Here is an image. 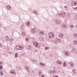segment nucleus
I'll list each match as a JSON object with an SVG mask.
<instances>
[{
	"label": "nucleus",
	"mask_w": 77,
	"mask_h": 77,
	"mask_svg": "<svg viewBox=\"0 0 77 77\" xmlns=\"http://www.w3.org/2000/svg\"><path fill=\"white\" fill-rule=\"evenodd\" d=\"M5 39L7 41H9V38L8 37H6Z\"/></svg>",
	"instance_id": "obj_15"
},
{
	"label": "nucleus",
	"mask_w": 77,
	"mask_h": 77,
	"mask_svg": "<svg viewBox=\"0 0 77 77\" xmlns=\"http://www.w3.org/2000/svg\"><path fill=\"white\" fill-rule=\"evenodd\" d=\"M63 36H64V35H63V34H62V33H60V34L59 35V38H60L61 39H62V38H63Z\"/></svg>",
	"instance_id": "obj_3"
},
{
	"label": "nucleus",
	"mask_w": 77,
	"mask_h": 77,
	"mask_svg": "<svg viewBox=\"0 0 77 77\" xmlns=\"http://www.w3.org/2000/svg\"><path fill=\"white\" fill-rule=\"evenodd\" d=\"M41 77H44V76H42Z\"/></svg>",
	"instance_id": "obj_50"
},
{
	"label": "nucleus",
	"mask_w": 77,
	"mask_h": 77,
	"mask_svg": "<svg viewBox=\"0 0 77 77\" xmlns=\"http://www.w3.org/2000/svg\"><path fill=\"white\" fill-rule=\"evenodd\" d=\"M49 73L51 74H53V72L52 71H49Z\"/></svg>",
	"instance_id": "obj_29"
},
{
	"label": "nucleus",
	"mask_w": 77,
	"mask_h": 77,
	"mask_svg": "<svg viewBox=\"0 0 77 77\" xmlns=\"http://www.w3.org/2000/svg\"><path fill=\"white\" fill-rule=\"evenodd\" d=\"M69 27H71V28H73V27H74V26L72 25H70Z\"/></svg>",
	"instance_id": "obj_34"
},
{
	"label": "nucleus",
	"mask_w": 77,
	"mask_h": 77,
	"mask_svg": "<svg viewBox=\"0 0 77 77\" xmlns=\"http://www.w3.org/2000/svg\"><path fill=\"white\" fill-rule=\"evenodd\" d=\"M23 48V47H22L21 46H19V50H22Z\"/></svg>",
	"instance_id": "obj_23"
},
{
	"label": "nucleus",
	"mask_w": 77,
	"mask_h": 77,
	"mask_svg": "<svg viewBox=\"0 0 77 77\" xmlns=\"http://www.w3.org/2000/svg\"><path fill=\"white\" fill-rule=\"evenodd\" d=\"M23 25V26H24L23 25Z\"/></svg>",
	"instance_id": "obj_51"
},
{
	"label": "nucleus",
	"mask_w": 77,
	"mask_h": 77,
	"mask_svg": "<svg viewBox=\"0 0 77 77\" xmlns=\"http://www.w3.org/2000/svg\"><path fill=\"white\" fill-rule=\"evenodd\" d=\"M4 74L3 72H2V70H0V75H4Z\"/></svg>",
	"instance_id": "obj_11"
},
{
	"label": "nucleus",
	"mask_w": 77,
	"mask_h": 77,
	"mask_svg": "<svg viewBox=\"0 0 77 77\" xmlns=\"http://www.w3.org/2000/svg\"><path fill=\"white\" fill-rule=\"evenodd\" d=\"M70 65L71 67H72L74 66V63H72Z\"/></svg>",
	"instance_id": "obj_35"
},
{
	"label": "nucleus",
	"mask_w": 77,
	"mask_h": 77,
	"mask_svg": "<svg viewBox=\"0 0 77 77\" xmlns=\"http://www.w3.org/2000/svg\"><path fill=\"white\" fill-rule=\"evenodd\" d=\"M26 42H27L28 41H29V40H28V38H26Z\"/></svg>",
	"instance_id": "obj_42"
},
{
	"label": "nucleus",
	"mask_w": 77,
	"mask_h": 77,
	"mask_svg": "<svg viewBox=\"0 0 77 77\" xmlns=\"http://www.w3.org/2000/svg\"><path fill=\"white\" fill-rule=\"evenodd\" d=\"M31 32L32 33H35V30L34 29H32L31 30Z\"/></svg>",
	"instance_id": "obj_12"
},
{
	"label": "nucleus",
	"mask_w": 77,
	"mask_h": 77,
	"mask_svg": "<svg viewBox=\"0 0 77 77\" xmlns=\"http://www.w3.org/2000/svg\"><path fill=\"white\" fill-rule=\"evenodd\" d=\"M11 73H12V74H14L15 73V72H11Z\"/></svg>",
	"instance_id": "obj_47"
},
{
	"label": "nucleus",
	"mask_w": 77,
	"mask_h": 77,
	"mask_svg": "<svg viewBox=\"0 0 77 77\" xmlns=\"http://www.w3.org/2000/svg\"><path fill=\"white\" fill-rule=\"evenodd\" d=\"M25 69L27 70V71L29 72V73H30V71H29V68L27 67V66H25Z\"/></svg>",
	"instance_id": "obj_6"
},
{
	"label": "nucleus",
	"mask_w": 77,
	"mask_h": 77,
	"mask_svg": "<svg viewBox=\"0 0 77 77\" xmlns=\"http://www.w3.org/2000/svg\"><path fill=\"white\" fill-rule=\"evenodd\" d=\"M16 69L17 70V71H18V70H20V69H21V68H19V67H17L16 68Z\"/></svg>",
	"instance_id": "obj_24"
},
{
	"label": "nucleus",
	"mask_w": 77,
	"mask_h": 77,
	"mask_svg": "<svg viewBox=\"0 0 77 77\" xmlns=\"http://www.w3.org/2000/svg\"><path fill=\"white\" fill-rule=\"evenodd\" d=\"M75 48H74L72 49V52H74L75 51Z\"/></svg>",
	"instance_id": "obj_20"
},
{
	"label": "nucleus",
	"mask_w": 77,
	"mask_h": 77,
	"mask_svg": "<svg viewBox=\"0 0 77 77\" xmlns=\"http://www.w3.org/2000/svg\"><path fill=\"white\" fill-rule=\"evenodd\" d=\"M8 53L9 54H11L12 53V52H11V51H9L8 52Z\"/></svg>",
	"instance_id": "obj_43"
},
{
	"label": "nucleus",
	"mask_w": 77,
	"mask_h": 77,
	"mask_svg": "<svg viewBox=\"0 0 77 77\" xmlns=\"http://www.w3.org/2000/svg\"><path fill=\"white\" fill-rule=\"evenodd\" d=\"M3 69V66H0V70H2Z\"/></svg>",
	"instance_id": "obj_33"
},
{
	"label": "nucleus",
	"mask_w": 77,
	"mask_h": 77,
	"mask_svg": "<svg viewBox=\"0 0 77 77\" xmlns=\"http://www.w3.org/2000/svg\"><path fill=\"white\" fill-rule=\"evenodd\" d=\"M22 35L23 36H25L26 33L24 32H22Z\"/></svg>",
	"instance_id": "obj_21"
},
{
	"label": "nucleus",
	"mask_w": 77,
	"mask_h": 77,
	"mask_svg": "<svg viewBox=\"0 0 77 77\" xmlns=\"http://www.w3.org/2000/svg\"><path fill=\"white\" fill-rule=\"evenodd\" d=\"M71 5L72 6H76L77 5V1L73 2L71 4Z\"/></svg>",
	"instance_id": "obj_4"
},
{
	"label": "nucleus",
	"mask_w": 77,
	"mask_h": 77,
	"mask_svg": "<svg viewBox=\"0 0 77 77\" xmlns=\"http://www.w3.org/2000/svg\"><path fill=\"white\" fill-rule=\"evenodd\" d=\"M2 47V44L0 43V47Z\"/></svg>",
	"instance_id": "obj_44"
},
{
	"label": "nucleus",
	"mask_w": 77,
	"mask_h": 77,
	"mask_svg": "<svg viewBox=\"0 0 77 77\" xmlns=\"http://www.w3.org/2000/svg\"><path fill=\"white\" fill-rule=\"evenodd\" d=\"M55 22L56 24H60V21L59 20L57 19H55Z\"/></svg>",
	"instance_id": "obj_7"
},
{
	"label": "nucleus",
	"mask_w": 77,
	"mask_h": 77,
	"mask_svg": "<svg viewBox=\"0 0 77 77\" xmlns=\"http://www.w3.org/2000/svg\"><path fill=\"white\" fill-rule=\"evenodd\" d=\"M7 8H8V10H11V8L10 7V6L9 5H7L6 6Z\"/></svg>",
	"instance_id": "obj_10"
},
{
	"label": "nucleus",
	"mask_w": 77,
	"mask_h": 77,
	"mask_svg": "<svg viewBox=\"0 0 77 77\" xmlns=\"http://www.w3.org/2000/svg\"><path fill=\"white\" fill-rule=\"evenodd\" d=\"M29 25H30V22H27L26 23V26H29Z\"/></svg>",
	"instance_id": "obj_30"
},
{
	"label": "nucleus",
	"mask_w": 77,
	"mask_h": 77,
	"mask_svg": "<svg viewBox=\"0 0 77 77\" xmlns=\"http://www.w3.org/2000/svg\"><path fill=\"white\" fill-rule=\"evenodd\" d=\"M39 39L40 40V41H42L44 40V39L42 37H40L39 38Z\"/></svg>",
	"instance_id": "obj_19"
},
{
	"label": "nucleus",
	"mask_w": 77,
	"mask_h": 77,
	"mask_svg": "<svg viewBox=\"0 0 77 77\" xmlns=\"http://www.w3.org/2000/svg\"><path fill=\"white\" fill-rule=\"evenodd\" d=\"M64 53L66 56H69V53H68L67 51H64Z\"/></svg>",
	"instance_id": "obj_5"
},
{
	"label": "nucleus",
	"mask_w": 77,
	"mask_h": 77,
	"mask_svg": "<svg viewBox=\"0 0 77 77\" xmlns=\"http://www.w3.org/2000/svg\"><path fill=\"white\" fill-rule=\"evenodd\" d=\"M27 48L28 49H29V50H30V48H31V46H28L27 47Z\"/></svg>",
	"instance_id": "obj_25"
},
{
	"label": "nucleus",
	"mask_w": 77,
	"mask_h": 77,
	"mask_svg": "<svg viewBox=\"0 0 77 77\" xmlns=\"http://www.w3.org/2000/svg\"><path fill=\"white\" fill-rule=\"evenodd\" d=\"M32 43H33L35 47H38V48H40L41 47L39 45L38 42H36L35 41H32Z\"/></svg>",
	"instance_id": "obj_1"
},
{
	"label": "nucleus",
	"mask_w": 77,
	"mask_h": 77,
	"mask_svg": "<svg viewBox=\"0 0 77 77\" xmlns=\"http://www.w3.org/2000/svg\"><path fill=\"white\" fill-rule=\"evenodd\" d=\"M73 36L74 37H75V38H77V34L75 33L73 34Z\"/></svg>",
	"instance_id": "obj_22"
},
{
	"label": "nucleus",
	"mask_w": 77,
	"mask_h": 77,
	"mask_svg": "<svg viewBox=\"0 0 77 77\" xmlns=\"http://www.w3.org/2000/svg\"><path fill=\"white\" fill-rule=\"evenodd\" d=\"M62 27H64V28H66L67 26H66V24H63L62 25Z\"/></svg>",
	"instance_id": "obj_17"
},
{
	"label": "nucleus",
	"mask_w": 77,
	"mask_h": 77,
	"mask_svg": "<svg viewBox=\"0 0 77 77\" xmlns=\"http://www.w3.org/2000/svg\"><path fill=\"white\" fill-rule=\"evenodd\" d=\"M19 48H20V46H17L16 47V49L17 50H19Z\"/></svg>",
	"instance_id": "obj_18"
},
{
	"label": "nucleus",
	"mask_w": 77,
	"mask_h": 77,
	"mask_svg": "<svg viewBox=\"0 0 77 77\" xmlns=\"http://www.w3.org/2000/svg\"><path fill=\"white\" fill-rule=\"evenodd\" d=\"M40 34H41V35H43V32H40Z\"/></svg>",
	"instance_id": "obj_41"
},
{
	"label": "nucleus",
	"mask_w": 77,
	"mask_h": 77,
	"mask_svg": "<svg viewBox=\"0 0 77 77\" xmlns=\"http://www.w3.org/2000/svg\"><path fill=\"white\" fill-rule=\"evenodd\" d=\"M39 72V75L40 76L41 75H42V72H41V70H39L38 71Z\"/></svg>",
	"instance_id": "obj_16"
},
{
	"label": "nucleus",
	"mask_w": 77,
	"mask_h": 77,
	"mask_svg": "<svg viewBox=\"0 0 77 77\" xmlns=\"http://www.w3.org/2000/svg\"><path fill=\"white\" fill-rule=\"evenodd\" d=\"M72 63H71V62H70L69 63V65H71Z\"/></svg>",
	"instance_id": "obj_46"
},
{
	"label": "nucleus",
	"mask_w": 77,
	"mask_h": 77,
	"mask_svg": "<svg viewBox=\"0 0 77 77\" xmlns=\"http://www.w3.org/2000/svg\"><path fill=\"white\" fill-rule=\"evenodd\" d=\"M66 14L65 12H64V11H63L61 13H59L58 14V16H60L61 15L62 16H65Z\"/></svg>",
	"instance_id": "obj_2"
},
{
	"label": "nucleus",
	"mask_w": 77,
	"mask_h": 77,
	"mask_svg": "<svg viewBox=\"0 0 77 77\" xmlns=\"http://www.w3.org/2000/svg\"><path fill=\"white\" fill-rule=\"evenodd\" d=\"M52 13L53 14V12H52Z\"/></svg>",
	"instance_id": "obj_52"
},
{
	"label": "nucleus",
	"mask_w": 77,
	"mask_h": 77,
	"mask_svg": "<svg viewBox=\"0 0 77 77\" xmlns=\"http://www.w3.org/2000/svg\"><path fill=\"white\" fill-rule=\"evenodd\" d=\"M32 61H33L34 62H36V60H35L34 59H32Z\"/></svg>",
	"instance_id": "obj_36"
},
{
	"label": "nucleus",
	"mask_w": 77,
	"mask_h": 77,
	"mask_svg": "<svg viewBox=\"0 0 77 77\" xmlns=\"http://www.w3.org/2000/svg\"><path fill=\"white\" fill-rule=\"evenodd\" d=\"M73 72H74V73H76V72H77V71H76V70H75V69H73Z\"/></svg>",
	"instance_id": "obj_31"
},
{
	"label": "nucleus",
	"mask_w": 77,
	"mask_h": 77,
	"mask_svg": "<svg viewBox=\"0 0 77 77\" xmlns=\"http://www.w3.org/2000/svg\"><path fill=\"white\" fill-rule=\"evenodd\" d=\"M39 65H41V66H43L44 65V66H45V64H43V63H42V62H40L39 63Z\"/></svg>",
	"instance_id": "obj_13"
},
{
	"label": "nucleus",
	"mask_w": 77,
	"mask_h": 77,
	"mask_svg": "<svg viewBox=\"0 0 77 77\" xmlns=\"http://www.w3.org/2000/svg\"><path fill=\"white\" fill-rule=\"evenodd\" d=\"M35 52H36L37 51H38V50H35Z\"/></svg>",
	"instance_id": "obj_49"
},
{
	"label": "nucleus",
	"mask_w": 77,
	"mask_h": 77,
	"mask_svg": "<svg viewBox=\"0 0 77 77\" xmlns=\"http://www.w3.org/2000/svg\"><path fill=\"white\" fill-rule=\"evenodd\" d=\"M61 41V40H60V39H58L57 40V42H60Z\"/></svg>",
	"instance_id": "obj_38"
},
{
	"label": "nucleus",
	"mask_w": 77,
	"mask_h": 77,
	"mask_svg": "<svg viewBox=\"0 0 77 77\" xmlns=\"http://www.w3.org/2000/svg\"><path fill=\"white\" fill-rule=\"evenodd\" d=\"M18 57V54L16 53L15 54V57Z\"/></svg>",
	"instance_id": "obj_32"
},
{
	"label": "nucleus",
	"mask_w": 77,
	"mask_h": 77,
	"mask_svg": "<svg viewBox=\"0 0 77 77\" xmlns=\"http://www.w3.org/2000/svg\"><path fill=\"white\" fill-rule=\"evenodd\" d=\"M45 50H48V49H49V47H45Z\"/></svg>",
	"instance_id": "obj_37"
},
{
	"label": "nucleus",
	"mask_w": 77,
	"mask_h": 77,
	"mask_svg": "<svg viewBox=\"0 0 77 77\" xmlns=\"http://www.w3.org/2000/svg\"><path fill=\"white\" fill-rule=\"evenodd\" d=\"M57 63H58V64H60L61 65H62L63 64V63L60 61H57Z\"/></svg>",
	"instance_id": "obj_9"
},
{
	"label": "nucleus",
	"mask_w": 77,
	"mask_h": 77,
	"mask_svg": "<svg viewBox=\"0 0 77 77\" xmlns=\"http://www.w3.org/2000/svg\"><path fill=\"white\" fill-rule=\"evenodd\" d=\"M13 40L14 39H12V38L9 39V41H10V42H13Z\"/></svg>",
	"instance_id": "obj_26"
},
{
	"label": "nucleus",
	"mask_w": 77,
	"mask_h": 77,
	"mask_svg": "<svg viewBox=\"0 0 77 77\" xmlns=\"http://www.w3.org/2000/svg\"><path fill=\"white\" fill-rule=\"evenodd\" d=\"M64 63V64H63V67H66V63Z\"/></svg>",
	"instance_id": "obj_28"
},
{
	"label": "nucleus",
	"mask_w": 77,
	"mask_h": 77,
	"mask_svg": "<svg viewBox=\"0 0 77 77\" xmlns=\"http://www.w3.org/2000/svg\"><path fill=\"white\" fill-rule=\"evenodd\" d=\"M53 74L54 73L56 72V70H54L53 71Z\"/></svg>",
	"instance_id": "obj_40"
},
{
	"label": "nucleus",
	"mask_w": 77,
	"mask_h": 77,
	"mask_svg": "<svg viewBox=\"0 0 77 77\" xmlns=\"http://www.w3.org/2000/svg\"><path fill=\"white\" fill-rule=\"evenodd\" d=\"M49 35H48L49 37L50 38H51V37H53V35L52 33H49Z\"/></svg>",
	"instance_id": "obj_8"
},
{
	"label": "nucleus",
	"mask_w": 77,
	"mask_h": 77,
	"mask_svg": "<svg viewBox=\"0 0 77 77\" xmlns=\"http://www.w3.org/2000/svg\"><path fill=\"white\" fill-rule=\"evenodd\" d=\"M73 44L74 45H76V44H77V41L74 40V41H73Z\"/></svg>",
	"instance_id": "obj_14"
},
{
	"label": "nucleus",
	"mask_w": 77,
	"mask_h": 77,
	"mask_svg": "<svg viewBox=\"0 0 77 77\" xmlns=\"http://www.w3.org/2000/svg\"><path fill=\"white\" fill-rule=\"evenodd\" d=\"M64 7L65 8H67V7L66 6H64Z\"/></svg>",
	"instance_id": "obj_48"
},
{
	"label": "nucleus",
	"mask_w": 77,
	"mask_h": 77,
	"mask_svg": "<svg viewBox=\"0 0 77 77\" xmlns=\"http://www.w3.org/2000/svg\"><path fill=\"white\" fill-rule=\"evenodd\" d=\"M74 9H77V7L74 8Z\"/></svg>",
	"instance_id": "obj_45"
},
{
	"label": "nucleus",
	"mask_w": 77,
	"mask_h": 77,
	"mask_svg": "<svg viewBox=\"0 0 77 77\" xmlns=\"http://www.w3.org/2000/svg\"><path fill=\"white\" fill-rule=\"evenodd\" d=\"M34 13L35 14H36V15H38V13H37V11H36V10H34Z\"/></svg>",
	"instance_id": "obj_27"
},
{
	"label": "nucleus",
	"mask_w": 77,
	"mask_h": 77,
	"mask_svg": "<svg viewBox=\"0 0 77 77\" xmlns=\"http://www.w3.org/2000/svg\"><path fill=\"white\" fill-rule=\"evenodd\" d=\"M2 62L0 61V66H2Z\"/></svg>",
	"instance_id": "obj_39"
}]
</instances>
